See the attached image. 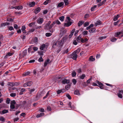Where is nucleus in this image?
<instances>
[{
  "label": "nucleus",
  "mask_w": 123,
  "mask_h": 123,
  "mask_svg": "<svg viewBox=\"0 0 123 123\" xmlns=\"http://www.w3.org/2000/svg\"><path fill=\"white\" fill-rule=\"evenodd\" d=\"M80 50V49H78L77 50L73 52L69 55V57L72 58L74 60H76L78 56L77 54L79 52Z\"/></svg>",
  "instance_id": "nucleus-1"
},
{
  "label": "nucleus",
  "mask_w": 123,
  "mask_h": 123,
  "mask_svg": "<svg viewBox=\"0 0 123 123\" xmlns=\"http://www.w3.org/2000/svg\"><path fill=\"white\" fill-rule=\"evenodd\" d=\"M71 20H72L69 17H67L65 20L66 22L64 24V26L68 27L70 26L72 23Z\"/></svg>",
  "instance_id": "nucleus-2"
},
{
  "label": "nucleus",
  "mask_w": 123,
  "mask_h": 123,
  "mask_svg": "<svg viewBox=\"0 0 123 123\" xmlns=\"http://www.w3.org/2000/svg\"><path fill=\"white\" fill-rule=\"evenodd\" d=\"M61 43L58 41L54 42L52 45V47L54 48H56L57 47H59L61 46Z\"/></svg>",
  "instance_id": "nucleus-3"
},
{
  "label": "nucleus",
  "mask_w": 123,
  "mask_h": 123,
  "mask_svg": "<svg viewBox=\"0 0 123 123\" xmlns=\"http://www.w3.org/2000/svg\"><path fill=\"white\" fill-rule=\"evenodd\" d=\"M115 36L118 37H123V31L118 32L115 33Z\"/></svg>",
  "instance_id": "nucleus-4"
},
{
  "label": "nucleus",
  "mask_w": 123,
  "mask_h": 123,
  "mask_svg": "<svg viewBox=\"0 0 123 123\" xmlns=\"http://www.w3.org/2000/svg\"><path fill=\"white\" fill-rule=\"evenodd\" d=\"M32 83V82L31 81H27L24 84L23 86L24 87L30 86Z\"/></svg>",
  "instance_id": "nucleus-5"
},
{
  "label": "nucleus",
  "mask_w": 123,
  "mask_h": 123,
  "mask_svg": "<svg viewBox=\"0 0 123 123\" xmlns=\"http://www.w3.org/2000/svg\"><path fill=\"white\" fill-rule=\"evenodd\" d=\"M27 53V50L25 49L22 52V54L20 53L19 54V56L21 57H24L25 56H26V55Z\"/></svg>",
  "instance_id": "nucleus-6"
},
{
  "label": "nucleus",
  "mask_w": 123,
  "mask_h": 123,
  "mask_svg": "<svg viewBox=\"0 0 123 123\" xmlns=\"http://www.w3.org/2000/svg\"><path fill=\"white\" fill-rule=\"evenodd\" d=\"M43 19L42 18H39L37 20V22L40 24H41L43 22Z\"/></svg>",
  "instance_id": "nucleus-7"
},
{
  "label": "nucleus",
  "mask_w": 123,
  "mask_h": 123,
  "mask_svg": "<svg viewBox=\"0 0 123 123\" xmlns=\"http://www.w3.org/2000/svg\"><path fill=\"white\" fill-rule=\"evenodd\" d=\"M119 93H117V95L119 97L122 98V94H123V91L119 90L118 91Z\"/></svg>",
  "instance_id": "nucleus-8"
},
{
  "label": "nucleus",
  "mask_w": 123,
  "mask_h": 123,
  "mask_svg": "<svg viewBox=\"0 0 123 123\" xmlns=\"http://www.w3.org/2000/svg\"><path fill=\"white\" fill-rule=\"evenodd\" d=\"M96 82L99 85V87L101 89L103 88V84L98 80L96 81Z\"/></svg>",
  "instance_id": "nucleus-9"
},
{
  "label": "nucleus",
  "mask_w": 123,
  "mask_h": 123,
  "mask_svg": "<svg viewBox=\"0 0 123 123\" xmlns=\"http://www.w3.org/2000/svg\"><path fill=\"white\" fill-rule=\"evenodd\" d=\"M38 41V38L37 37H35L33 38L32 40V43H34L35 44H37V43Z\"/></svg>",
  "instance_id": "nucleus-10"
},
{
  "label": "nucleus",
  "mask_w": 123,
  "mask_h": 123,
  "mask_svg": "<svg viewBox=\"0 0 123 123\" xmlns=\"http://www.w3.org/2000/svg\"><path fill=\"white\" fill-rule=\"evenodd\" d=\"M51 23V22L50 21H49L48 23H47L46 25H45V29H47V30H49L48 27L49 25Z\"/></svg>",
  "instance_id": "nucleus-11"
},
{
  "label": "nucleus",
  "mask_w": 123,
  "mask_h": 123,
  "mask_svg": "<svg viewBox=\"0 0 123 123\" xmlns=\"http://www.w3.org/2000/svg\"><path fill=\"white\" fill-rule=\"evenodd\" d=\"M69 82V80H67L66 79H65L63 80L62 82V83L63 84H68Z\"/></svg>",
  "instance_id": "nucleus-12"
},
{
  "label": "nucleus",
  "mask_w": 123,
  "mask_h": 123,
  "mask_svg": "<svg viewBox=\"0 0 123 123\" xmlns=\"http://www.w3.org/2000/svg\"><path fill=\"white\" fill-rule=\"evenodd\" d=\"M40 10V8L39 7L36 9L34 11V12L35 14H37L39 12Z\"/></svg>",
  "instance_id": "nucleus-13"
},
{
  "label": "nucleus",
  "mask_w": 123,
  "mask_h": 123,
  "mask_svg": "<svg viewBox=\"0 0 123 123\" xmlns=\"http://www.w3.org/2000/svg\"><path fill=\"white\" fill-rule=\"evenodd\" d=\"M96 29L95 28H93L89 30V32L90 33H93L95 32Z\"/></svg>",
  "instance_id": "nucleus-14"
},
{
  "label": "nucleus",
  "mask_w": 123,
  "mask_h": 123,
  "mask_svg": "<svg viewBox=\"0 0 123 123\" xmlns=\"http://www.w3.org/2000/svg\"><path fill=\"white\" fill-rule=\"evenodd\" d=\"M65 92V89H63L62 90H58L56 92L57 94H60L61 92Z\"/></svg>",
  "instance_id": "nucleus-15"
},
{
  "label": "nucleus",
  "mask_w": 123,
  "mask_h": 123,
  "mask_svg": "<svg viewBox=\"0 0 123 123\" xmlns=\"http://www.w3.org/2000/svg\"><path fill=\"white\" fill-rule=\"evenodd\" d=\"M49 59H47L46 61H45L44 64V66L45 67L46 66L47 64L49 63Z\"/></svg>",
  "instance_id": "nucleus-16"
},
{
  "label": "nucleus",
  "mask_w": 123,
  "mask_h": 123,
  "mask_svg": "<svg viewBox=\"0 0 123 123\" xmlns=\"http://www.w3.org/2000/svg\"><path fill=\"white\" fill-rule=\"evenodd\" d=\"M45 45L44 44H42L41 46H40V49L41 50H43L45 48Z\"/></svg>",
  "instance_id": "nucleus-17"
},
{
  "label": "nucleus",
  "mask_w": 123,
  "mask_h": 123,
  "mask_svg": "<svg viewBox=\"0 0 123 123\" xmlns=\"http://www.w3.org/2000/svg\"><path fill=\"white\" fill-rule=\"evenodd\" d=\"M84 23V21H80L78 23V26H80Z\"/></svg>",
  "instance_id": "nucleus-18"
},
{
  "label": "nucleus",
  "mask_w": 123,
  "mask_h": 123,
  "mask_svg": "<svg viewBox=\"0 0 123 123\" xmlns=\"http://www.w3.org/2000/svg\"><path fill=\"white\" fill-rule=\"evenodd\" d=\"M81 37L80 36V35L79 37H78L76 38V40L78 42L80 43V42L81 40Z\"/></svg>",
  "instance_id": "nucleus-19"
},
{
  "label": "nucleus",
  "mask_w": 123,
  "mask_h": 123,
  "mask_svg": "<svg viewBox=\"0 0 123 123\" xmlns=\"http://www.w3.org/2000/svg\"><path fill=\"white\" fill-rule=\"evenodd\" d=\"M35 2H31L29 4V6L30 7L33 6H35Z\"/></svg>",
  "instance_id": "nucleus-20"
},
{
  "label": "nucleus",
  "mask_w": 123,
  "mask_h": 123,
  "mask_svg": "<svg viewBox=\"0 0 123 123\" xmlns=\"http://www.w3.org/2000/svg\"><path fill=\"white\" fill-rule=\"evenodd\" d=\"M69 0H64V2L65 5H68L69 4Z\"/></svg>",
  "instance_id": "nucleus-21"
},
{
  "label": "nucleus",
  "mask_w": 123,
  "mask_h": 123,
  "mask_svg": "<svg viewBox=\"0 0 123 123\" xmlns=\"http://www.w3.org/2000/svg\"><path fill=\"white\" fill-rule=\"evenodd\" d=\"M106 1V0H104L102 2H101L99 4H98V7H100V6L102 5L103 4H104Z\"/></svg>",
  "instance_id": "nucleus-22"
},
{
  "label": "nucleus",
  "mask_w": 123,
  "mask_h": 123,
  "mask_svg": "<svg viewBox=\"0 0 123 123\" xmlns=\"http://www.w3.org/2000/svg\"><path fill=\"white\" fill-rule=\"evenodd\" d=\"M44 113H41L37 115L36 116V117L38 118L44 116Z\"/></svg>",
  "instance_id": "nucleus-23"
},
{
  "label": "nucleus",
  "mask_w": 123,
  "mask_h": 123,
  "mask_svg": "<svg viewBox=\"0 0 123 123\" xmlns=\"http://www.w3.org/2000/svg\"><path fill=\"white\" fill-rule=\"evenodd\" d=\"M54 24H57L58 25H59L61 23L58 20H56L54 21L53 22Z\"/></svg>",
  "instance_id": "nucleus-24"
},
{
  "label": "nucleus",
  "mask_w": 123,
  "mask_h": 123,
  "mask_svg": "<svg viewBox=\"0 0 123 123\" xmlns=\"http://www.w3.org/2000/svg\"><path fill=\"white\" fill-rule=\"evenodd\" d=\"M101 24V22L100 20H98L97 21V22L95 24V25L97 26L98 25H99Z\"/></svg>",
  "instance_id": "nucleus-25"
},
{
  "label": "nucleus",
  "mask_w": 123,
  "mask_h": 123,
  "mask_svg": "<svg viewBox=\"0 0 123 123\" xmlns=\"http://www.w3.org/2000/svg\"><path fill=\"white\" fill-rule=\"evenodd\" d=\"M120 16L119 14H118L116 16H115V17L113 19V20L114 21H115L117 20L118 18V17H120Z\"/></svg>",
  "instance_id": "nucleus-26"
},
{
  "label": "nucleus",
  "mask_w": 123,
  "mask_h": 123,
  "mask_svg": "<svg viewBox=\"0 0 123 123\" xmlns=\"http://www.w3.org/2000/svg\"><path fill=\"white\" fill-rule=\"evenodd\" d=\"M7 85L11 87H13L14 85V83L12 82H8V83Z\"/></svg>",
  "instance_id": "nucleus-27"
},
{
  "label": "nucleus",
  "mask_w": 123,
  "mask_h": 123,
  "mask_svg": "<svg viewBox=\"0 0 123 123\" xmlns=\"http://www.w3.org/2000/svg\"><path fill=\"white\" fill-rule=\"evenodd\" d=\"M12 55V54L10 52L8 53L6 55L5 57L7 58V56H10Z\"/></svg>",
  "instance_id": "nucleus-28"
},
{
  "label": "nucleus",
  "mask_w": 123,
  "mask_h": 123,
  "mask_svg": "<svg viewBox=\"0 0 123 123\" xmlns=\"http://www.w3.org/2000/svg\"><path fill=\"white\" fill-rule=\"evenodd\" d=\"M64 4V2H61L60 3H59L58 5V6L59 7H61Z\"/></svg>",
  "instance_id": "nucleus-29"
},
{
  "label": "nucleus",
  "mask_w": 123,
  "mask_h": 123,
  "mask_svg": "<svg viewBox=\"0 0 123 123\" xmlns=\"http://www.w3.org/2000/svg\"><path fill=\"white\" fill-rule=\"evenodd\" d=\"M8 112V110H4L2 111V112L3 114L7 113Z\"/></svg>",
  "instance_id": "nucleus-30"
},
{
  "label": "nucleus",
  "mask_w": 123,
  "mask_h": 123,
  "mask_svg": "<svg viewBox=\"0 0 123 123\" xmlns=\"http://www.w3.org/2000/svg\"><path fill=\"white\" fill-rule=\"evenodd\" d=\"M64 16H62L59 17V19L62 22L63 21L64 19Z\"/></svg>",
  "instance_id": "nucleus-31"
},
{
  "label": "nucleus",
  "mask_w": 123,
  "mask_h": 123,
  "mask_svg": "<svg viewBox=\"0 0 123 123\" xmlns=\"http://www.w3.org/2000/svg\"><path fill=\"white\" fill-rule=\"evenodd\" d=\"M74 93L75 94L77 95H79L80 94L79 91L78 90H75Z\"/></svg>",
  "instance_id": "nucleus-32"
},
{
  "label": "nucleus",
  "mask_w": 123,
  "mask_h": 123,
  "mask_svg": "<svg viewBox=\"0 0 123 123\" xmlns=\"http://www.w3.org/2000/svg\"><path fill=\"white\" fill-rule=\"evenodd\" d=\"M25 90V89L24 88H22L21 89L19 94L20 95H22L23 94V92Z\"/></svg>",
  "instance_id": "nucleus-33"
},
{
  "label": "nucleus",
  "mask_w": 123,
  "mask_h": 123,
  "mask_svg": "<svg viewBox=\"0 0 123 123\" xmlns=\"http://www.w3.org/2000/svg\"><path fill=\"white\" fill-rule=\"evenodd\" d=\"M50 2V0H47L43 3V4L44 5H46Z\"/></svg>",
  "instance_id": "nucleus-34"
},
{
  "label": "nucleus",
  "mask_w": 123,
  "mask_h": 123,
  "mask_svg": "<svg viewBox=\"0 0 123 123\" xmlns=\"http://www.w3.org/2000/svg\"><path fill=\"white\" fill-rule=\"evenodd\" d=\"M30 73V72H26L24 73L23 74L24 76H26L29 75Z\"/></svg>",
  "instance_id": "nucleus-35"
},
{
  "label": "nucleus",
  "mask_w": 123,
  "mask_h": 123,
  "mask_svg": "<svg viewBox=\"0 0 123 123\" xmlns=\"http://www.w3.org/2000/svg\"><path fill=\"white\" fill-rule=\"evenodd\" d=\"M76 75V73L75 71H73L72 73V77H74Z\"/></svg>",
  "instance_id": "nucleus-36"
},
{
  "label": "nucleus",
  "mask_w": 123,
  "mask_h": 123,
  "mask_svg": "<svg viewBox=\"0 0 123 123\" xmlns=\"http://www.w3.org/2000/svg\"><path fill=\"white\" fill-rule=\"evenodd\" d=\"M54 22H53L50 25L49 27H48V28L49 29H51L52 27H53L54 25Z\"/></svg>",
  "instance_id": "nucleus-37"
},
{
  "label": "nucleus",
  "mask_w": 123,
  "mask_h": 123,
  "mask_svg": "<svg viewBox=\"0 0 123 123\" xmlns=\"http://www.w3.org/2000/svg\"><path fill=\"white\" fill-rule=\"evenodd\" d=\"M67 39V36L65 37H63L62 40V41L63 42H66Z\"/></svg>",
  "instance_id": "nucleus-38"
},
{
  "label": "nucleus",
  "mask_w": 123,
  "mask_h": 123,
  "mask_svg": "<svg viewBox=\"0 0 123 123\" xmlns=\"http://www.w3.org/2000/svg\"><path fill=\"white\" fill-rule=\"evenodd\" d=\"M89 59L90 61H93L95 60V58L93 57V56H92L90 57Z\"/></svg>",
  "instance_id": "nucleus-39"
},
{
  "label": "nucleus",
  "mask_w": 123,
  "mask_h": 123,
  "mask_svg": "<svg viewBox=\"0 0 123 123\" xmlns=\"http://www.w3.org/2000/svg\"><path fill=\"white\" fill-rule=\"evenodd\" d=\"M10 96L13 97H14L16 96V93H11L10 94Z\"/></svg>",
  "instance_id": "nucleus-40"
},
{
  "label": "nucleus",
  "mask_w": 123,
  "mask_h": 123,
  "mask_svg": "<svg viewBox=\"0 0 123 123\" xmlns=\"http://www.w3.org/2000/svg\"><path fill=\"white\" fill-rule=\"evenodd\" d=\"M52 34L50 33H46L45 35L47 37H49L51 36Z\"/></svg>",
  "instance_id": "nucleus-41"
},
{
  "label": "nucleus",
  "mask_w": 123,
  "mask_h": 123,
  "mask_svg": "<svg viewBox=\"0 0 123 123\" xmlns=\"http://www.w3.org/2000/svg\"><path fill=\"white\" fill-rule=\"evenodd\" d=\"M49 91L47 92V94H46V95L43 98V99H45V98H47L48 97V96L49 95Z\"/></svg>",
  "instance_id": "nucleus-42"
},
{
  "label": "nucleus",
  "mask_w": 123,
  "mask_h": 123,
  "mask_svg": "<svg viewBox=\"0 0 123 123\" xmlns=\"http://www.w3.org/2000/svg\"><path fill=\"white\" fill-rule=\"evenodd\" d=\"M117 40L115 37H113L111 39V42H114L115 41Z\"/></svg>",
  "instance_id": "nucleus-43"
},
{
  "label": "nucleus",
  "mask_w": 123,
  "mask_h": 123,
  "mask_svg": "<svg viewBox=\"0 0 123 123\" xmlns=\"http://www.w3.org/2000/svg\"><path fill=\"white\" fill-rule=\"evenodd\" d=\"M70 86L69 85H68L66 86H65V88L67 90H68V89L70 88Z\"/></svg>",
  "instance_id": "nucleus-44"
},
{
  "label": "nucleus",
  "mask_w": 123,
  "mask_h": 123,
  "mask_svg": "<svg viewBox=\"0 0 123 123\" xmlns=\"http://www.w3.org/2000/svg\"><path fill=\"white\" fill-rule=\"evenodd\" d=\"M89 25V23L88 22H86L84 24V27H86L88 26Z\"/></svg>",
  "instance_id": "nucleus-45"
},
{
  "label": "nucleus",
  "mask_w": 123,
  "mask_h": 123,
  "mask_svg": "<svg viewBox=\"0 0 123 123\" xmlns=\"http://www.w3.org/2000/svg\"><path fill=\"white\" fill-rule=\"evenodd\" d=\"M5 120V119L3 117H0V121H1L2 122H4Z\"/></svg>",
  "instance_id": "nucleus-46"
},
{
  "label": "nucleus",
  "mask_w": 123,
  "mask_h": 123,
  "mask_svg": "<svg viewBox=\"0 0 123 123\" xmlns=\"http://www.w3.org/2000/svg\"><path fill=\"white\" fill-rule=\"evenodd\" d=\"M85 77V74H83L80 77V78L81 79H83Z\"/></svg>",
  "instance_id": "nucleus-47"
},
{
  "label": "nucleus",
  "mask_w": 123,
  "mask_h": 123,
  "mask_svg": "<svg viewBox=\"0 0 123 123\" xmlns=\"http://www.w3.org/2000/svg\"><path fill=\"white\" fill-rule=\"evenodd\" d=\"M72 82L74 85L77 82L76 80L75 79H73L72 80Z\"/></svg>",
  "instance_id": "nucleus-48"
},
{
  "label": "nucleus",
  "mask_w": 123,
  "mask_h": 123,
  "mask_svg": "<svg viewBox=\"0 0 123 123\" xmlns=\"http://www.w3.org/2000/svg\"><path fill=\"white\" fill-rule=\"evenodd\" d=\"M96 5H94V6H92L91 8V11H93L94 10V9L96 7Z\"/></svg>",
  "instance_id": "nucleus-49"
},
{
  "label": "nucleus",
  "mask_w": 123,
  "mask_h": 123,
  "mask_svg": "<svg viewBox=\"0 0 123 123\" xmlns=\"http://www.w3.org/2000/svg\"><path fill=\"white\" fill-rule=\"evenodd\" d=\"M76 41V40H74L73 42V44L75 45H77L78 43Z\"/></svg>",
  "instance_id": "nucleus-50"
},
{
  "label": "nucleus",
  "mask_w": 123,
  "mask_h": 123,
  "mask_svg": "<svg viewBox=\"0 0 123 123\" xmlns=\"http://www.w3.org/2000/svg\"><path fill=\"white\" fill-rule=\"evenodd\" d=\"M10 104H11L14 105L16 104V102L14 100H12Z\"/></svg>",
  "instance_id": "nucleus-51"
},
{
  "label": "nucleus",
  "mask_w": 123,
  "mask_h": 123,
  "mask_svg": "<svg viewBox=\"0 0 123 123\" xmlns=\"http://www.w3.org/2000/svg\"><path fill=\"white\" fill-rule=\"evenodd\" d=\"M10 99L9 98H7L6 100V103L7 104H9L10 103Z\"/></svg>",
  "instance_id": "nucleus-52"
},
{
  "label": "nucleus",
  "mask_w": 123,
  "mask_h": 123,
  "mask_svg": "<svg viewBox=\"0 0 123 123\" xmlns=\"http://www.w3.org/2000/svg\"><path fill=\"white\" fill-rule=\"evenodd\" d=\"M106 36L101 37H100L99 38V39L100 40H101L104 39H105L106 38Z\"/></svg>",
  "instance_id": "nucleus-53"
},
{
  "label": "nucleus",
  "mask_w": 123,
  "mask_h": 123,
  "mask_svg": "<svg viewBox=\"0 0 123 123\" xmlns=\"http://www.w3.org/2000/svg\"><path fill=\"white\" fill-rule=\"evenodd\" d=\"M18 9V10H20L22 9L23 7L21 6H17Z\"/></svg>",
  "instance_id": "nucleus-54"
},
{
  "label": "nucleus",
  "mask_w": 123,
  "mask_h": 123,
  "mask_svg": "<svg viewBox=\"0 0 123 123\" xmlns=\"http://www.w3.org/2000/svg\"><path fill=\"white\" fill-rule=\"evenodd\" d=\"M35 24V22H33L30 23L29 25V27H31L34 24Z\"/></svg>",
  "instance_id": "nucleus-55"
},
{
  "label": "nucleus",
  "mask_w": 123,
  "mask_h": 123,
  "mask_svg": "<svg viewBox=\"0 0 123 123\" xmlns=\"http://www.w3.org/2000/svg\"><path fill=\"white\" fill-rule=\"evenodd\" d=\"M43 60L42 58V57L41 56L40 57L38 61L39 62H42L43 61Z\"/></svg>",
  "instance_id": "nucleus-56"
},
{
  "label": "nucleus",
  "mask_w": 123,
  "mask_h": 123,
  "mask_svg": "<svg viewBox=\"0 0 123 123\" xmlns=\"http://www.w3.org/2000/svg\"><path fill=\"white\" fill-rule=\"evenodd\" d=\"M35 89H31L30 90H29L30 93V94H31L32 93V92H34L35 91Z\"/></svg>",
  "instance_id": "nucleus-57"
},
{
  "label": "nucleus",
  "mask_w": 123,
  "mask_h": 123,
  "mask_svg": "<svg viewBox=\"0 0 123 123\" xmlns=\"http://www.w3.org/2000/svg\"><path fill=\"white\" fill-rule=\"evenodd\" d=\"M89 17V14H86L84 17V18H88Z\"/></svg>",
  "instance_id": "nucleus-58"
},
{
  "label": "nucleus",
  "mask_w": 123,
  "mask_h": 123,
  "mask_svg": "<svg viewBox=\"0 0 123 123\" xmlns=\"http://www.w3.org/2000/svg\"><path fill=\"white\" fill-rule=\"evenodd\" d=\"M25 28H25V25L23 26L21 28V30H22V31H23L25 30Z\"/></svg>",
  "instance_id": "nucleus-59"
},
{
  "label": "nucleus",
  "mask_w": 123,
  "mask_h": 123,
  "mask_svg": "<svg viewBox=\"0 0 123 123\" xmlns=\"http://www.w3.org/2000/svg\"><path fill=\"white\" fill-rule=\"evenodd\" d=\"M66 96L69 99H71V97L69 94H67Z\"/></svg>",
  "instance_id": "nucleus-60"
},
{
  "label": "nucleus",
  "mask_w": 123,
  "mask_h": 123,
  "mask_svg": "<svg viewBox=\"0 0 123 123\" xmlns=\"http://www.w3.org/2000/svg\"><path fill=\"white\" fill-rule=\"evenodd\" d=\"M73 34L74 33H73V32H71L70 34L68 36L70 38H71L72 37Z\"/></svg>",
  "instance_id": "nucleus-61"
},
{
  "label": "nucleus",
  "mask_w": 123,
  "mask_h": 123,
  "mask_svg": "<svg viewBox=\"0 0 123 123\" xmlns=\"http://www.w3.org/2000/svg\"><path fill=\"white\" fill-rule=\"evenodd\" d=\"M10 108L12 109H13L15 108V106L14 105L11 104Z\"/></svg>",
  "instance_id": "nucleus-62"
},
{
  "label": "nucleus",
  "mask_w": 123,
  "mask_h": 123,
  "mask_svg": "<svg viewBox=\"0 0 123 123\" xmlns=\"http://www.w3.org/2000/svg\"><path fill=\"white\" fill-rule=\"evenodd\" d=\"M47 109L48 111H50L51 108L49 106H47Z\"/></svg>",
  "instance_id": "nucleus-63"
},
{
  "label": "nucleus",
  "mask_w": 123,
  "mask_h": 123,
  "mask_svg": "<svg viewBox=\"0 0 123 123\" xmlns=\"http://www.w3.org/2000/svg\"><path fill=\"white\" fill-rule=\"evenodd\" d=\"M26 115V114L24 112H23L20 115L21 116H23L24 117Z\"/></svg>",
  "instance_id": "nucleus-64"
}]
</instances>
